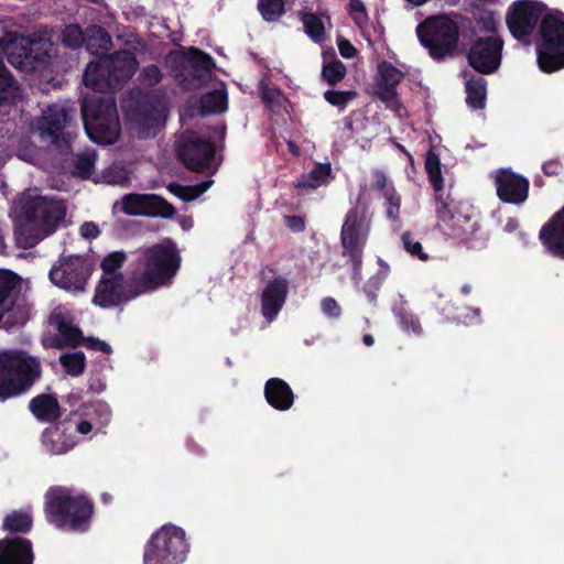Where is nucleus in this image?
<instances>
[{"mask_svg": "<svg viewBox=\"0 0 564 564\" xmlns=\"http://www.w3.org/2000/svg\"><path fill=\"white\" fill-rule=\"evenodd\" d=\"M384 208L386 216L389 220L399 223L400 221V209H401V196L397 192L394 186H391L384 195Z\"/></svg>", "mask_w": 564, "mask_h": 564, "instance_id": "obj_44", "label": "nucleus"}, {"mask_svg": "<svg viewBox=\"0 0 564 564\" xmlns=\"http://www.w3.org/2000/svg\"><path fill=\"white\" fill-rule=\"evenodd\" d=\"M349 14L354 22L361 26L368 20L367 10L361 0H349Z\"/></svg>", "mask_w": 564, "mask_h": 564, "instance_id": "obj_55", "label": "nucleus"}, {"mask_svg": "<svg viewBox=\"0 0 564 564\" xmlns=\"http://www.w3.org/2000/svg\"><path fill=\"white\" fill-rule=\"evenodd\" d=\"M545 176H560L564 173V163L560 159H551L542 164Z\"/></svg>", "mask_w": 564, "mask_h": 564, "instance_id": "obj_58", "label": "nucleus"}, {"mask_svg": "<svg viewBox=\"0 0 564 564\" xmlns=\"http://www.w3.org/2000/svg\"><path fill=\"white\" fill-rule=\"evenodd\" d=\"M285 226L292 232H303L306 228V221L304 216L300 215H285L284 216Z\"/></svg>", "mask_w": 564, "mask_h": 564, "instance_id": "obj_59", "label": "nucleus"}, {"mask_svg": "<svg viewBox=\"0 0 564 564\" xmlns=\"http://www.w3.org/2000/svg\"><path fill=\"white\" fill-rule=\"evenodd\" d=\"M32 543L23 538L0 540V564H33Z\"/></svg>", "mask_w": 564, "mask_h": 564, "instance_id": "obj_27", "label": "nucleus"}, {"mask_svg": "<svg viewBox=\"0 0 564 564\" xmlns=\"http://www.w3.org/2000/svg\"><path fill=\"white\" fill-rule=\"evenodd\" d=\"M164 110H156L149 113L140 115L132 121V128L140 137H149L155 134L165 121Z\"/></svg>", "mask_w": 564, "mask_h": 564, "instance_id": "obj_32", "label": "nucleus"}, {"mask_svg": "<svg viewBox=\"0 0 564 564\" xmlns=\"http://www.w3.org/2000/svg\"><path fill=\"white\" fill-rule=\"evenodd\" d=\"M26 289V281L11 271L0 270V327L9 330L28 321L29 311L21 296Z\"/></svg>", "mask_w": 564, "mask_h": 564, "instance_id": "obj_12", "label": "nucleus"}, {"mask_svg": "<svg viewBox=\"0 0 564 564\" xmlns=\"http://www.w3.org/2000/svg\"><path fill=\"white\" fill-rule=\"evenodd\" d=\"M337 45L338 51L344 58H354L358 53L356 47L347 39L338 37Z\"/></svg>", "mask_w": 564, "mask_h": 564, "instance_id": "obj_60", "label": "nucleus"}, {"mask_svg": "<svg viewBox=\"0 0 564 564\" xmlns=\"http://www.w3.org/2000/svg\"><path fill=\"white\" fill-rule=\"evenodd\" d=\"M47 520L63 530L84 532L89 528L93 503L84 494L52 488L45 495Z\"/></svg>", "mask_w": 564, "mask_h": 564, "instance_id": "obj_3", "label": "nucleus"}, {"mask_svg": "<svg viewBox=\"0 0 564 564\" xmlns=\"http://www.w3.org/2000/svg\"><path fill=\"white\" fill-rule=\"evenodd\" d=\"M143 78L148 85H150V86L155 85L161 79V72L159 70V68L156 66L147 67L143 70Z\"/></svg>", "mask_w": 564, "mask_h": 564, "instance_id": "obj_62", "label": "nucleus"}, {"mask_svg": "<svg viewBox=\"0 0 564 564\" xmlns=\"http://www.w3.org/2000/svg\"><path fill=\"white\" fill-rule=\"evenodd\" d=\"M358 96L356 90H335L328 89L324 91V99L332 106L344 110L347 104Z\"/></svg>", "mask_w": 564, "mask_h": 564, "instance_id": "obj_45", "label": "nucleus"}, {"mask_svg": "<svg viewBox=\"0 0 564 564\" xmlns=\"http://www.w3.org/2000/svg\"><path fill=\"white\" fill-rule=\"evenodd\" d=\"M96 154L94 151H86L77 156L75 163V173L82 178H91L98 174L95 173Z\"/></svg>", "mask_w": 564, "mask_h": 564, "instance_id": "obj_43", "label": "nucleus"}, {"mask_svg": "<svg viewBox=\"0 0 564 564\" xmlns=\"http://www.w3.org/2000/svg\"><path fill=\"white\" fill-rule=\"evenodd\" d=\"M42 443L48 453L62 455L77 444V438L72 432L67 431L65 424L58 423L44 431Z\"/></svg>", "mask_w": 564, "mask_h": 564, "instance_id": "obj_28", "label": "nucleus"}, {"mask_svg": "<svg viewBox=\"0 0 564 564\" xmlns=\"http://www.w3.org/2000/svg\"><path fill=\"white\" fill-rule=\"evenodd\" d=\"M436 224L435 228L445 237L466 246L468 249H482L488 237L481 230L477 219L462 213L454 199L436 195L435 199Z\"/></svg>", "mask_w": 564, "mask_h": 564, "instance_id": "obj_4", "label": "nucleus"}, {"mask_svg": "<svg viewBox=\"0 0 564 564\" xmlns=\"http://www.w3.org/2000/svg\"><path fill=\"white\" fill-rule=\"evenodd\" d=\"M93 273L88 259L77 254L61 256L52 265L48 279L56 288L79 295L86 292Z\"/></svg>", "mask_w": 564, "mask_h": 564, "instance_id": "obj_13", "label": "nucleus"}, {"mask_svg": "<svg viewBox=\"0 0 564 564\" xmlns=\"http://www.w3.org/2000/svg\"><path fill=\"white\" fill-rule=\"evenodd\" d=\"M420 43L436 62L454 57L458 52L459 25L446 14L426 18L416 28Z\"/></svg>", "mask_w": 564, "mask_h": 564, "instance_id": "obj_6", "label": "nucleus"}, {"mask_svg": "<svg viewBox=\"0 0 564 564\" xmlns=\"http://www.w3.org/2000/svg\"><path fill=\"white\" fill-rule=\"evenodd\" d=\"M177 221L181 228L185 231L191 230L194 226V220L191 216H181Z\"/></svg>", "mask_w": 564, "mask_h": 564, "instance_id": "obj_63", "label": "nucleus"}, {"mask_svg": "<svg viewBox=\"0 0 564 564\" xmlns=\"http://www.w3.org/2000/svg\"><path fill=\"white\" fill-rule=\"evenodd\" d=\"M494 181L498 198L507 204L520 205L528 199L529 180L511 169L495 171Z\"/></svg>", "mask_w": 564, "mask_h": 564, "instance_id": "obj_21", "label": "nucleus"}, {"mask_svg": "<svg viewBox=\"0 0 564 564\" xmlns=\"http://www.w3.org/2000/svg\"><path fill=\"white\" fill-rule=\"evenodd\" d=\"M425 171L427 173L430 183L436 195L443 196L444 180L442 176V164L438 154L431 148L425 154Z\"/></svg>", "mask_w": 564, "mask_h": 564, "instance_id": "obj_33", "label": "nucleus"}, {"mask_svg": "<svg viewBox=\"0 0 564 564\" xmlns=\"http://www.w3.org/2000/svg\"><path fill=\"white\" fill-rule=\"evenodd\" d=\"M267 402L278 411L290 410L295 401V394L290 384L281 378H270L264 384Z\"/></svg>", "mask_w": 564, "mask_h": 564, "instance_id": "obj_29", "label": "nucleus"}, {"mask_svg": "<svg viewBox=\"0 0 564 564\" xmlns=\"http://www.w3.org/2000/svg\"><path fill=\"white\" fill-rule=\"evenodd\" d=\"M30 410L37 420L44 422L54 421L61 415L57 400L48 394H41L32 399Z\"/></svg>", "mask_w": 564, "mask_h": 564, "instance_id": "obj_31", "label": "nucleus"}, {"mask_svg": "<svg viewBox=\"0 0 564 564\" xmlns=\"http://www.w3.org/2000/svg\"><path fill=\"white\" fill-rule=\"evenodd\" d=\"M178 153L186 167L192 171L214 173L217 170L215 148L208 141L191 137L181 145Z\"/></svg>", "mask_w": 564, "mask_h": 564, "instance_id": "obj_20", "label": "nucleus"}, {"mask_svg": "<svg viewBox=\"0 0 564 564\" xmlns=\"http://www.w3.org/2000/svg\"><path fill=\"white\" fill-rule=\"evenodd\" d=\"M212 184L213 181L208 180L198 185L178 187L174 193L184 200H193L205 193L212 186Z\"/></svg>", "mask_w": 564, "mask_h": 564, "instance_id": "obj_52", "label": "nucleus"}, {"mask_svg": "<svg viewBox=\"0 0 564 564\" xmlns=\"http://www.w3.org/2000/svg\"><path fill=\"white\" fill-rule=\"evenodd\" d=\"M32 525V517L29 511H13L3 520V529L8 531H28Z\"/></svg>", "mask_w": 564, "mask_h": 564, "instance_id": "obj_41", "label": "nucleus"}, {"mask_svg": "<svg viewBox=\"0 0 564 564\" xmlns=\"http://www.w3.org/2000/svg\"><path fill=\"white\" fill-rule=\"evenodd\" d=\"M368 236L369 225L366 221L365 210L358 207L350 208L341 226L340 243L343 257L348 258L351 264V280L356 285L362 279V258Z\"/></svg>", "mask_w": 564, "mask_h": 564, "instance_id": "obj_11", "label": "nucleus"}, {"mask_svg": "<svg viewBox=\"0 0 564 564\" xmlns=\"http://www.w3.org/2000/svg\"><path fill=\"white\" fill-rule=\"evenodd\" d=\"M137 66L135 57L127 51L119 52L113 56H102L88 64L84 73V84L94 93H105L129 79Z\"/></svg>", "mask_w": 564, "mask_h": 564, "instance_id": "obj_7", "label": "nucleus"}, {"mask_svg": "<svg viewBox=\"0 0 564 564\" xmlns=\"http://www.w3.org/2000/svg\"><path fill=\"white\" fill-rule=\"evenodd\" d=\"M539 239L550 254L564 260V206L541 227Z\"/></svg>", "mask_w": 564, "mask_h": 564, "instance_id": "obj_26", "label": "nucleus"}, {"mask_svg": "<svg viewBox=\"0 0 564 564\" xmlns=\"http://www.w3.org/2000/svg\"><path fill=\"white\" fill-rule=\"evenodd\" d=\"M332 178L334 177L330 163H317L311 172L303 174L294 186L299 191L316 189L327 185Z\"/></svg>", "mask_w": 564, "mask_h": 564, "instance_id": "obj_30", "label": "nucleus"}, {"mask_svg": "<svg viewBox=\"0 0 564 564\" xmlns=\"http://www.w3.org/2000/svg\"><path fill=\"white\" fill-rule=\"evenodd\" d=\"M74 115V109L63 105H53L47 108L36 123V132L42 141L47 143L57 142L62 130L66 127Z\"/></svg>", "mask_w": 564, "mask_h": 564, "instance_id": "obj_25", "label": "nucleus"}, {"mask_svg": "<svg viewBox=\"0 0 564 564\" xmlns=\"http://www.w3.org/2000/svg\"><path fill=\"white\" fill-rule=\"evenodd\" d=\"M61 364L67 373L77 376L84 370L85 357L82 352L65 354L61 357Z\"/></svg>", "mask_w": 564, "mask_h": 564, "instance_id": "obj_50", "label": "nucleus"}, {"mask_svg": "<svg viewBox=\"0 0 564 564\" xmlns=\"http://www.w3.org/2000/svg\"><path fill=\"white\" fill-rule=\"evenodd\" d=\"M17 88L14 83L7 72V69L0 64V102L6 101L10 98H14Z\"/></svg>", "mask_w": 564, "mask_h": 564, "instance_id": "obj_51", "label": "nucleus"}, {"mask_svg": "<svg viewBox=\"0 0 564 564\" xmlns=\"http://www.w3.org/2000/svg\"><path fill=\"white\" fill-rule=\"evenodd\" d=\"M227 109V96L223 88L205 95L200 100V106L192 110L188 116L197 113H216Z\"/></svg>", "mask_w": 564, "mask_h": 564, "instance_id": "obj_34", "label": "nucleus"}, {"mask_svg": "<svg viewBox=\"0 0 564 564\" xmlns=\"http://www.w3.org/2000/svg\"><path fill=\"white\" fill-rule=\"evenodd\" d=\"M261 100L270 110L281 106V99L283 98L282 91L275 87H269L264 80L260 83Z\"/></svg>", "mask_w": 564, "mask_h": 564, "instance_id": "obj_49", "label": "nucleus"}, {"mask_svg": "<svg viewBox=\"0 0 564 564\" xmlns=\"http://www.w3.org/2000/svg\"><path fill=\"white\" fill-rule=\"evenodd\" d=\"M85 37L78 25L72 24L65 28L63 32V42L69 47H78L84 42Z\"/></svg>", "mask_w": 564, "mask_h": 564, "instance_id": "obj_54", "label": "nucleus"}, {"mask_svg": "<svg viewBox=\"0 0 564 564\" xmlns=\"http://www.w3.org/2000/svg\"><path fill=\"white\" fill-rule=\"evenodd\" d=\"M79 232L85 239H95L100 235L98 225L93 221L84 223L79 228Z\"/></svg>", "mask_w": 564, "mask_h": 564, "instance_id": "obj_61", "label": "nucleus"}, {"mask_svg": "<svg viewBox=\"0 0 564 564\" xmlns=\"http://www.w3.org/2000/svg\"><path fill=\"white\" fill-rule=\"evenodd\" d=\"M126 254L121 251H115L108 254L101 262L102 275L122 274L119 270L126 261Z\"/></svg>", "mask_w": 564, "mask_h": 564, "instance_id": "obj_48", "label": "nucleus"}, {"mask_svg": "<svg viewBox=\"0 0 564 564\" xmlns=\"http://www.w3.org/2000/svg\"><path fill=\"white\" fill-rule=\"evenodd\" d=\"M536 62L543 73L564 68V13L551 10L539 24Z\"/></svg>", "mask_w": 564, "mask_h": 564, "instance_id": "obj_8", "label": "nucleus"}, {"mask_svg": "<svg viewBox=\"0 0 564 564\" xmlns=\"http://www.w3.org/2000/svg\"><path fill=\"white\" fill-rule=\"evenodd\" d=\"M258 10L261 17L268 22L279 20L284 13L283 0H259Z\"/></svg>", "mask_w": 564, "mask_h": 564, "instance_id": "obj_42", "label": "nucleus"}, {"mask_svg": "<svg viewBox=\"0 0 564 564\" xmlns=\"http://www.w3.org/2000/svg\"><path fill=\"white\" fill-rule=\"evenodd\" d=\"M86 47L91 54H101L109 50L111 40L107 32L99 26H91L86 32Z\"/></svg>", "mask_w": 564, "mask_h": 564, "instance_id": "obj_37", "label": "nucleus"}, {"mask_svg": "<svg viewBox=\"0 0 564 564\" xmlns=\"http://www.w3.org/2000/svg\"><path fill=\"white\" fill-rule=\"evenodd\" d=\"M182 262L177 245L165 239L151 248L145 249L138 260L134 272L143 291L151 292L172 283Z\"/></svg>", "mask_w": 564, "mask_h": 564, "instance_id": "obj_2", "label": "nucleus"}, {"mask_svg": "<svg viewBox=\"0 0 564 564\" xmlns=\"http://www.w3.org/2000/svg\"><path fill=\"white\" fill-rule=\"evenodd\" d=\"M384 272H376L371 275L367 282L362 286V292L365 293L368 302L372 305L377 304L378 293L383 285Z\"/></svg>", "mask_w": 564, "mask_h": 564, "instance_id": "obj_47", "label": "nucleus"}, {"mask_svg": "<svg viewBox=\"0 0 564 564\" xmlns=\"http://www.w3.org/2000/svg\"><path fill=\"white\" fill-rule=\"evenodd\" d=\"M323 313L330 317L337 318L341 314V310L337 301L330 296L324 297L321 302Z\"/></svg>", "mask_w": 564, "mask_h": 564, "instance_id": "obj_57", "label": "nucleus"}, {"mask_svg": "<svg viewBox=\"0 0 564 564\" xmlns=\"http://www.w3.org/2000/svg\"><path fill=\"white\" fill-rule=\"evenodd\" d=\"M551 10L538 0H518L508 10L506 22L517 40L529 37Z\"/></svg>", "mask_w": 564, "mask_h": 564, "instance_id": "obj_15", "label": "nucleus"}, {"mask_svg": "<svg viewBox=\"0 0 564 564\" xmlns=\"http://www.w3.org/2000/svg\"><path fill=\"white\" fill-rule=\"evenodd\" d=\"M130 172L121 164H112L94 177L95 183L123 185L129 182Z\"/></svg>", "mask_w": 564, "mask_h": 564, "instance_id": "obj_39", "label": "nucleus"}, {"mask_svg": "<svg viewBox=\"0 0 564 564\" xmlns=\"http://www.w3.org/2000/svg\"><path fill=\"white\" fill-rule=\"evenodd\" d=\"M144 293L135 274L130 279H126L123 274L101 275L95 290L93 304L104 308L113 307Z\"/></svg>", "mask_w": 564, "mask_h": 564, "instance_id": "obj_14", "label": "nucleus"}, {"mask_svg": "<svg viewBox=\"0 0 564 564\" xmlns=\"http://www.w3.org/2000/svg\"><path fill=\"white\" fill-rule=\"evenodd\" d=\"M401 243L403 249L413 258H417L421 261L429 260V254L424 252L422 243L414 240L411 231H405L401 235Z\"/></svg>", "mask_w": 564, "mask_h": 564, "instance_id": "obj_46", "label": "nucleus"}, {"mask_svg": "<svg viewBox=\"0 0 564 564\" xmlns=\"http://www.w3.org/2000/svg\"><path fill=\"white\" fill-rule=\"evenodd\" d=\"M289 281L282 275H276L270 280L261 293V314L268 323L276 319L283 308L288 294Z\"/></svg>", "mask_w": 564, "mask_h": 564, "instance_id": "obj_24", "label": "nucleus"}, {"mask_svg": "<svg viewBox=\"0 0 564 564\" xmlns=\"http://www.w3.org/2000/svg\"><path fill=\"white\" fill-rule=\"evenodd\" d=\"M122 210L132 216H154L171 218L174 207L165 199L153 194H128L121 200Z\"/></svg>", "mask_w": 564, "mask_h": 564, "instance_id": "obj_22", "label": "nucleus"}, {"mask_svg": "<svg viewBox=\"0 0 564 564\" xmlns=\"http://www.w3.org/2000/svg\"><path fill=\"white\" fill-rule=\"evenodd\" d=\"M189 550L182 527L166 523L156 529L144 546L143 564H182Z\"/></svg>", "mask_w": 564, "mask_h": 564, "instance_id": "obj_10", "label": "nucleus"}, {"mask_svg": "<svg viewBox=\"0 0 564 564\" xmlns=\"http://www.w3.org/2000/svg\"><path fill=\"white\" fill-rule=\"evenodd\" d=\"M398 317L399 323L404 330H412L415 335L422 334L423 328L417 316L406 311H401L399 312Z\"/></svg>", "mask_w": 564, "mask_h": 564, "instance_id": "obj_53", "label": "nucleus"}, {"mask_svg": "<svg viewBox=\"0 0 564 564\" xmlns=\"http://www.w3.org/2000/svg\"><path fill=\"white\" fill-rule=\"evenodd\" d=\"M184 63L195 72L198 79L203 78L212 67V58L195 48L188 50L184 56Z\"/></svg>", "mask_w": 564, "mask_h": 564, "instance_id": "obj_38", "label": "nucleus"}, {"mask_svg": "<svg viewBox=\"0 0 564 564\" xmlns=\"http://www.w3.org/2000/svg\"><path fill=\"white\" fill-rule=\"evenodd\" d=\"M15 238L22 248H31L51 235L65 217L62 200L48 199L29 191L18 202Z\"/></svg>", "mask_w": 564, "mask_h": 564, "instance_id": "obj_1", "label": "nucleus"}, {"mask_svg": "<svg viewBox=\"0 0 564 564\" xmlns=\"http://www.w3.org/2000/svg\"><path fill=\"white\" fill-rule=\"evenodd\" d=\"M51 327L57 332L56 338L45 337L43 344L50 347L76 345L80 338V330L74 325L70 311L65 306H57L50 317Z\"/></svg>", "mask_w": 564, "mask_h": 564, "instance_id": "obj_23", "label": "nucleus"}, {"mask_svg": "<svg viewBox=\"0 0 564 564\" xmlns=\"http://www.w3.org/2000/svg\"><path fill=\"white\" fill-rule=\"evenodd\" d=\"M403 77L404 74L390 62L382 61L378 64L375 76V95L390 110L399 111L402 108L397 88Z\"/></svg>", "mask_w": 564, "mask_h": 564, "instance_id": "obj_17", "label": "nucleus"}, {"mask_svg": "<svg viewBox=\"0 0 564 564\" xmlns=\"http://www.w3.org/2000/svg\"><path fill=\"white\" fill-rule=\"evenodd\" d=\"M372 184L371 188L384 195V193L391 187L394 186L392 183L388 182L387 175L381 170L372 171Z\"/></svg>", "mask_w": 564, "mask_h": 564, "instance_id": "obj_56", "label": "nucleus"}, {"mask_svg": "<svg viewBox=\"0 0 564 564\" xmlns=\"http://www.w3.org/2000/svg\"><path fill=\"white\" fill-rule=\"evenodd\" d=\"M41 376L40 361L20 350L0 351V399L15 397Z\"/></svg>", "mask_w": 564, "mask_h": 564, "instance_id": "obj_5", "label": "nucleus"}, {"mask_svg": "<svg viewBox=\"0 0 564 564\" xmlns=\"http://www.w3.org/2000/svg\"><path fill=\"white\" fill-rule=\"evenodd\" d=\"M306 34L316 43L325 40V26L322 19L315 13H303L301 18Z\"/></svg>", "mask_w": 564, "mask_h": 564, "instance_id": "obj_40", "label": "nucleus"}, {"mask_svg": "<svg viewBox=\"0 0 564 564\" xmlns=\"http://www.w3.org/2000/svg\"><path fill=\"white\" fill-rule=\"evenodd\" d=\"M111 410L106 402L97 401L80 405L70 414V422L82 435L100 433L110 422Z\"/></svg>", "mask_w": 564, "mask_h": 564, "instance_id": "obj_19", "label": "nucleus"}, {"mask_svg": "<svg viewBox=\"0 0 564 564\" xmlns=\"http://www.w3.org/2000/svg\"><path fill=\"white\" fill-rule=\"evenodd\" d=\"M486 80L471 77L466 83V102L471 109H482L486 105Z\"/></svg>", "mask_w": 564, "mask_h": 564, "instance_id": "obj_35", "label": "nucleus"}, {"mask_svg": "<svg viewBox=\"0 0 564 564\" xmlns=\"http://www.w3.org/2000/svg\"><path fill=\"white\" fill-rule=\"evenodd\" d=\"M502 48L503 41L499 36L479 37L467 54L468 64L479 74H492L501 64Z\"/></svg>", "mask_w": 564, "mask_h": 564, "instance_id": "obj_16", "label": "nucleus"}, {"mask_svg": "<svg viewBox=\"0 0 564 564\" xmlns=\"http://www.w3.org/2000/svg\"><path fill=\"white\" fill-rule=\"evenodd\" d=\"M82 112L85 130L91 141L99 144H111L118 140L121 128L117 107L111 96L86 97Z\"/></svg>", "mask_w": 564, "mask_h": 564, "instance_id": "obj_9", "label": "nucleus"}, {"mask_svg": "<svg viewBox=\"0 0 564 564\" xmlns=\"http://www.w3.org/2000/svg\"><path fill=\"white\" fill-rule=\"evenodd\" d=\"M518 228H519V220L514 217L508 218L503 226V230L509 234L514 232Z\"/></svg>", "mask_w": 564, "mask_h": 564, "instance_id": "obj_64", "label": "nucleus"}, {"mask_svg": "<svg viewBox=\"0 0 564 564\" xmlns=\"http://www.w3.org/2000/svg\"><path fill=\"white\" fill-rule=\"evenodd\" d=\"M347 75L346 65L335 56L330 61H324L321 78L330 87L337 86Z\"/></svg>", "mask_w": 564, "mask_h": 564, "instance_id": "obj_36", "label": "nucleus"}, {"mask_svg": "<svg viewBox=\"0 0 564 564\" xmlns=\"http://www.w3.org/2000/svg\"><path fill=\"white\" fill-rule=\"evenodd\" d=\"M37 46L39 43H33L24 36L9 33L0 40V55H6L9 63L15 68L33 70L40 62V57L33 55Z\"/></svg>", "mask_w": 564, "mask_h": 564, "instance_id": "obj_18", "label": "nucleus"}]
</instances>
